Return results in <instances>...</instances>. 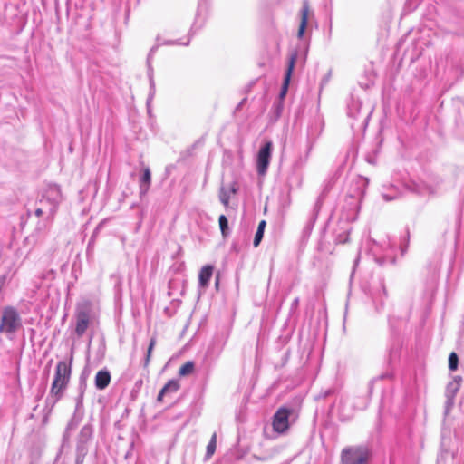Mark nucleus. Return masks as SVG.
Listing matches in <instances>:
<instances>
[{"label": "nucleus", "mask_w": 464, "mask_h": 464, "mask_svg": "<svg viewBox=\"0 0 464 464\" xmlns=\"http://www.w3.org/2000/svg\"><path fill=\"white\" fill-rule=\"evenodd\" d=\"M22 327V318L16 308L5 306L0 318V334L13 340L17 331Z\"/></svg>", "instance_id": "f257e3e1"}, {"label": "nucleus", "mask_w": 464, "mask_h": 464, "mask_svg": "<svg viewBox=\"0 0 464 464\" xmlns=\"http://www.w3.org/2000/svg\"><path fill=\"white\" fill-rule=\"evenodd\" d=\"M371 457L369 447L363 444L346 446L340 454L342 464H369Z\"/></svg>", "instance_id": "f03ea898"}, {"label": "nucleus", "mask_w": 464, "mask_h": 464, "mask_svg": "<svg viewBox=\"0 0 464 464\" xmlns=\"http://www.w3.org/2000/svg\"><path fill=\"white\" fill-rule=\"evenodd\" d=\"M71 363L72 359L70 362L61 361L56 365L54 379L50 392L53 396L56 397V400L62 397L69 383L72 372Z\"/></svg>", "instance_id": "7ed1b4c3"}, {"label": "nucleus", "mask_w": 464, "mask_h": 464, "mask_svg": "<svg viewBox=\"0 0 464 464\" xmlns=\"http://www.w3.org/2000/svg\"><path fill=\"white\" fill-rule=\"evenodd\" d=\"M273 143L272 141H266L264 146L261 147L257 153L256 158V169L259 175L263 176L266 173L271 156H272Z\"/></svg>", "instance_id": "20e7f679"}, {"label": "nucleus", "mask_w": 464, "mask_h": 464, "mask_svg": "<svg viewBox=\"0 0 464 464\" xmlns=\"http://www.w3.org/2000/svg\"><path fill=\"white\" fill-rule=\"evenodd\" d=\"M290 411L285 408H280L273 418V429L277 433H284L289 428Z\"/></svg>", "instance_id": "39448f33"}, {"label": "nucleus", "mask_w": 464, "mask_h": 464, "mask_svg": "<svg viewBox=\"0 0 464 464\" xmlns=\"http://www.w3.org/2000/svg\"><path fill=\"white\" fill-rule=\"evenodd\" d=\"M62 200L60 188L57 185H50L43 195V200L50 204V212L53 213Z\"/></svg>", "instance_id": "423d86ee"}, {"label": "nucleus", "mask_w": 464, "mask_h": 464, "mask_svg": "<svg viewBox=\"0 0 464 464\" xmlns=\"http://www.w3.org/2000/svg\"><path fill=\"white\" fill-rule=\"evenodd\" d=\"M462 379L459 376H454L452 380L448 383L445 391V396L447 398L446 402V412L450 411L454 403V398L460 388V382Z\"/></svg>", "instance_id": "0eeeda50"}, {"label": "nucleus", "mask_w": 464, "mask_h": 464, "mask_svg": "<svg viewBox=\"0 0 464 464\" xmlns=\"http://www.w3.org/2000/svg\"><path fill=\"white\" fill-rule=\"evenodd\" d=\"M90 316L84 310H80L76 314V327L75 332L78 336H82L89 326Z\"/></svg>", "instance_id": "6e6552de"}, {"label": "nucleus", "mask_w": 464, "mask_h": 464, "mask_svg": "<svg viewBox=\"0 0 464 464\" xmlns=\"http://www.w3.org/2000/svg\"><path fill=\"white\" fill-rule=\"evenodd\" d=\"M296 58H297V53H293L290 56V59H289V62H288V65H287V70H286V72H285V79H284V83H283V86H282V89H281V92H280V97L281 98H284L285 95L287 92L290 78H291L292 72H293L294 68H295Z\"/></svg>", "instance_id": "1a4fd4ad"}, {"label": "nucleus", "mask_w": 464, "mask_h": 464, "mask_svg": "<svg viewBox=\"0 0 464 464\" xmlns=\"http://www.w3.org/2000/svg\"><path fill=\"white\" fill-rule=\"evenodd\" d=\"M214 267L211 265L204 266L198 275L199 285L203 288L208 286L210 278L212 277Z\"/></svg>", "instance_id": "9d476101"}, {"label": "nucleus", "mask_w": 464, "mask_h": 464, "mask_svg": "<svg viewBox=\"0 0 464 464\" xmlns=\"http://www.w3.org/2000/svg\"><path fill=\"white\" fill-rule=\"evenodd\" d=\"M111 382V374L107 370H101L95 375V386L98 390L105 389Z\"/></svg>", "instance_id": "9b49d317"}, {"label": "nucleus", "mask_w": 464, "mask_h": 464, "mask_svg": "<svg viewBox=\"0 0 464 464\" xmlns=\"http://www.w3.org/2000/svg\"><path fill=\"white\" fill-rule=\"evenodd\" d=\"M308 14H309V5L307 1H304L303 7L301 10V23L298 29L297 36L302 38L304 36L305 28L307 26L308 22Z\"/></svg>", "instance_id": "f8f14e48"}, {"label": "nucleus", "mask_w": 464, "mask_h": 464, "mask_svg": "<svg viewBox=\"0 0 464 464\" xmlns=\"http://www.w3.org/2000/svg\"><path fill=\"white\" fill-rule=\"evenodd\" d=\"M151 181V174L149 167L143 169V174L140 180V192L144 195L148 192Z\"/></svg>", "instance_id": "ddd939ff"}, {"label": "nucleus", "mask_w": 464, "mask_h": 464, "mask_svg": "<svg viewBox=\"0 0 464 464\" xmlns=\"http://www.w3.org/2000/svg\"><path fill=\"white\" fill-rule=\"evenodd\" d=\"M179 389V383L176 380L169 381L162 388L163 392H166L167 394L177 392Z\"/></svg>", "instance_id": "4468645a"}, {"label": "nucleus", "mask_w": 464, "mask_h": 464, "mask_svg": "<svg viewBox=\"0 0 464 464\" xmlns=\"http://www.w3.org/2000/svg\"><path fill=\"white\" fill-rule=\"evenodd\" d=\"M194 370V362H187L184 363L179 370V374L180 376H187L192 373Z\"/></svg>", "instance_id": "2eb2a0df"}, {"label": "nucleus", "mask_w": 464, "mask_h": 464, "mask_svg": "<svg viewBox=\"0 0 464 464\" xmlns=\"http://www.w3.org/2000/svg\"><path fill=\"white\" fill-rule=\"evenodd\" d=\"M156 343H157L156 337H152L150 341V344H149V347L147 350V354H146V357L144 360V367H147L150 364L151 353L156 345Z\"/></svg>", "instance_id": "dca6fc26"}, {"label": "nucleus", "mask_w": 464, "mask_h": 464, "mask_svg": "<svg viewBox=\"0 0 464 464\" xmlns=\"http://www.w3.org/2000/svg\"><path fill=\"white\" fill-rule=\"evenodd\" d=\"M219 199L225 207L228 206L230 195H229V192L223 187L220 188Z\"/></svg>", "instance_id": "f3484780"}, {"label": "nucleus", "mask_w": 464, "mask_h": 464, "mask_svg": "<svg viewBox=\"0 0 464 464\" xmlns=\"http://www.w3.org/2000/svg\"><path fill=\"white\" fill-rule=\"evenodd\" d=\"M216 440H217V435L216 433H214L212 435V438L210 440V441L208 442V445L207 447V456L208 457H210L214 454L215 452V450H216Z\"/></svg>", "instance_id": "a211bd4d"}, {"label": "nucleus", "mask_w": 464, "mask_h": 464, "mask_svg": "<svg viewBox=\"0 0 464 464\" xmlns=\"http://www.w3.org/2000/svg\"><path fill=\"white\" fill-rule=\"evenodd\" d=\"M458 356L455 353H451L449 357V368L450 371H455L458 368Z\"/></svg>", "instance_id": "6ab92c4d"}, {"label": "nucleus", "mask_w": 464, "mask_h": 464, "mask_svg": "<svg viewBox=\"0 0 464 464\" xmlns=\"http://www.w3.org/2000/svg\"><path fill=\"white\" fill-rule=\"evenodd\" d=\"M218 222H219L220 230H221L222 234L225 236L227 230L228 228V222H227L226 216L221 215L218 218Z\"/></svg>", "instance_id": "aec40b11"}, {"label": "nucleus", "mask_w": 464, "mask_h": 464, "mask_svg": "<svg viewBox=\"0 0 464 464\" xmlns=\"http://www.w3.org/2000/svg\"><path fill=\"white\" fill-rule=\"evenodd\" d=\"M263 236H264V232L262 230H260V231L256 230L255 238H254V242H253V245L255 247L259 246V244L263 238Z\"/></svg>", "instance_id": "412c9836"}, {"label": "nucleus", "mask_w": 464, "mask_h": 464, "mask_svg": "<svg viewBox=\"0 0 464 464\" xmlns=\"http://www.w3.org/2000/svg\"><path fill=\"white\" fill-rule=\"evenodd\" d=\"M266 222L265 220H261L258 224V227H257V230L260 231L262 230L263 232L265 231V227H266Z\"/></svg>", "instance_id": "4be33fe9"}, {"label": "nucleus", "mask_w": 464, "mask_h": 464, "mask_svg": "<svg viewBox=\"0 0 464 464\" xmlns=\"http://www.w3.org/2000/svg\"><path fill=\"white\" fill-rule=\"evenodd\" d=\"M166 394H167V393H166V392H163V390L161 389V391L160 392V393H159V395H158L157 400H158L159 401H162L163 396H164V395H166Z\"/></svg>", "instance_id": "5701e85b"}, {"label": "nucleus", "mask_w": 464, "mask_h": 464, "mask_svg": "<svg viewBox=\"0 0 464 464\" xmlns=\"http://www.w3.org/2000/svg\"><path fill=\"white\" fill-rule=\"evenodd\" d=\"M43 212H44V211H43V209H42V208H37V209L35 210V215H36L37 217H41V216L43 215Z\"/></svg>", "instance_id": "b1692460"}, {"label": "nucleus", "mask_w": 464, "mask_h": 464, "mask_svg": "<svg viewBox=\"0 0 464 464\" xmlns=\"http://www.w3.org/2000/svg\"><path fill=\"white\" fill-rule=\"evenodd\" d=\"M231 192L232 193H236L237 192V188L234 185L231 187Z\"/></svg>", "instance_id": "393cba45"}, {"label": "nucleus", "mask_w": 464, "mask_h": 464, "mask_svg": "<svg viewBox=\"0 0 464 464\" xmlns=\"http://www.w3.org/2000/svg\"><path fill=\"white\" fill-rule=\"evenodd\" d=\"M180 44V43H177V42H167L166 43V44Z\"/></svg>", "instance_id": "a878e982"}, {"label": "nucleus", "mask_w": 464, "mask_h": 464, "mask_svg": "<svg viewBox=\"0 0 464 464\" xmlns=\"http://www.w3.org/2000/svg\"><path fill=\"white\" fill-rule=\"evenodd\" d=\"M150 86H151V88H154V82H153V80L151 77H150Z\"/></svg>", "instance_id": "bb28decb"}, {"label": "nucleus", "mask_w": 464, "mask_h": 464, "mask_svg": "<svg viewBox=\"0 0 464 464\" xmlns=\"http://www.w3.org/2000/svg\"><path fill=\"white\" fill-rule=\"evenodd\" d=\"M383 198L385 200H391L392 198H388L386 195H383Z\"/></svg>", "instance_id": "cd10ccee"}]
</instances>
